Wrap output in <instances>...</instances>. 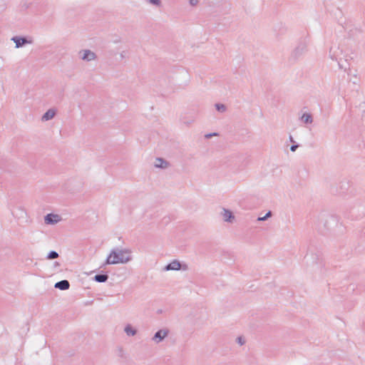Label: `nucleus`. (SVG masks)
Returning <instances> with one entry per match:
<instances>
[{
  "label": "nucleus",
  "instance_id": "f257e3e1",
  "mask_svg": "<svg viewBox=\"0 0 365 365\" xmlns=\"http://www.w3.org/2000/svg\"><path fill=\"white\" fill-rule=\"evenodd\" d=\"M130 251L127 249H113L107 257L104 264L101 267H105L108 264H116L119 263L125 264L132 259L130 255Z\"/></svg>",
  "mask_w": 365,
  "mask_h": 365
},
{
  "label": "nucleus",
  "instance_id": "f03ea898",
  "mask_svg": "<svg viewBox=\"0 0 365 365\" xmlns=\"http://www.w3.org/2000/svg\"><path fill=\"white\" fill-rule=\"evenodd\" d=\"M342 54V51L339 48V46H332L329 49V56L332 60H335L338 61V64L340 68H344L346 70V67L342 63V58H341V55Z\"/></svg>",
  "mask_w": 365,
  "mask_h": 365
},
{
  "label": "nucleus",
  "instance_id": "7ed1b4c3",
  "mask_svg": "<svg viewBox=\"0 0 365 365\" xmlns=\"http://www.w3.org/2000/svg\"><path fill=\"white\" fill-rule=\"evenodd\" d=\"M307 51V43L305 41L299 43L297 46L292 51L290 59L297 61Z\"/></svg>",
  "mask_w": 365,
  "mask_h": 365
},
{
  "label": "nucleus",
  "instance_id": "20e7f679",
  "mask_svg": "<svg viewBox=\"0 0 365 365\" xmlns=\"http://www.w3.org/2000/svg\"><path fill=\"white\" fill-rule=\"evenodd\" d=\"M11 40L15 43V47L16 48L23 47L26 44H32L34 42L31 37L19 36H13Z\"/></svg>",
  "mask_w": 365,
  "mask_h": 365
},
{
  "label": "nucleus",
  "instance_id": "39448f33",
  "mask_svg": "<svg viewBox=\"0 0 365 365\" xmlns=\"http://www.w3.org/2000/svg\"><path fill=\"white\" fill-rule=\"evenodd\" d=\"M322 222L327 230H331L337 225L338 220L333 215H325L322 217Z\"/></svg>",
  "mask_w": 365,
  "mask_h": 365
},
{
  "label": "nucleus",
  "instance_id": "423d86ee",
  "mask_svg": "<svg viewBox=\"0 0 365 365\" xmlns=\"http://www.w3.org/2000/svg\"><path fill=\"white\" fill-rule=\"evenodd\" d=\"M81 58L85 61H91L97 58V55L89 49H83L79 51Z\"/></svg>",
  "mask_w": 365,
  "mask_h": 365
},
{
  "label": "nucleus",
  "instance_id": "0eeeda50",
  "mask_svg": "<svg viewBox=\"0 0 365 365\" xmlns=\"http://www.w3.org/2000/svg\"><path fill=\"white\" fill-rule=\"evenodd\" d=\"M180 269H182L183 270H186L187 269V266L186 264H184L182 267L180 262L177 259L173 260L170 263H169L164 267V270H165V271H170V270L177 271V270H180Z\"/></svg>",
  "mask_w": 365,
  "mask_h": 365
},
{
  "label": "nucleus",
  "instance_id": "6e6552de",
  "mask_svg": "<svg viewBox=\"0 0 365 365\" xmlns=\"http://www.w3.org/2000/svg\"><path fill=\"white\" fill-rule=\"evenodd\" d=\"M221 216L223 218V220L227 222L232 223L235 220V215L232 211L225 207L222 208V211L220 212Z\"/></svg>",
  "mask_w": 365,
  "mask_h": 365
},
{
  "label": "nucleus",
  "instance_id": "1a4fd4ad",
  "mask_svg": "<svg viewBox=\"0 0 365 365\" xmlns=\"http://www.w3.org/2000/svg\"><path fill=\"white\" fill-rule=\"evenodd\" d=\"M58 215L49 213L44 217V222L47 225H55L61 220Z\"/></svg>",
  "mask_w": 365,
  "mask_h": 365
},
{
  "label": "nucleus",
  "instance_id": "9d476101",
  "mask_svg": "<svg viewBox=\"0 0 365 365\" xmlns=\"http://www.w3.org/2000/svg\"><path fill=\"white\" fill-rule=\"evenodd\" d=\"M168 329H160L157 332H155L152 339L155 342L159 343L162 341L168 336Z\"/></svg>",
  "mask_w": 365,
  "mask_h": 365
},
{
  "label": "nucleus",
  "instance_id": "9b49d317",
  "mask_svg": "<svg viewBox=\"0 0 365 365\" xmlns=\"http://www.w3.org/2000/svg\"><path fill=\"white\" fill-rule=\"evenodd\" d=\"M54 287L60 290H67L70 287V283L68 280L63 279L56 282Z\"/></svg>",
  "mask_w": 365,
  "mask_h": 365
},
{
  "label": "nucleus",
  "instance_id": "f8f14e48",
  "mask_svg": "<svg viewBox=\"0 0 365 365\" xmlns=\"http://www.w3.org/2000/svg\"><path fill=\"white\" fill-rule=\"evenodd\" d=\"M169 163L161 158H158L155 160V166L159 168H168Z\"/></svg>",
  "mask_w": 365,
  "mask_h": 365
},
{
  "label": "nucleus",
  "instance_id": "ddd939ff",
  "mask_svg": "<svg viewBox=\"0 0 365 365\" xmlns=\"http://www.w3.org/2000/svg\"><path fill=\"white\" fill-rule=\"evenodd\" d=\"M56 115V111L53 109L48 110L42 116V120L47 121L52 119Z\"/></svg>",
  "mask_w": 365,
  "mask_h": 365
},
{
  "label": "nucleus",
  "instance_id": "4468645a",
  "mask_svg": "<svg viewBox=\"0 0 365 365\" xmlns=\"http://www.w3.org/2000/svg\"><path fill=\"white\" fill-rule=\"evenodd\" d=\"M124 331L129 336H133L137 334V330L134 329L130 324H127L125 327Z\"/></svg>",
  "mask_w": 365,
  "mask_h": 365
},
{
  "label": "nucleus",
  "instance_id": "2eb2a0df",
  "mask_svg": "<svg viewBox=\"0 0 365 365\" xmlns=\"http://www.w3.org/2000/svg\"><path fill=\"white\" fill-rule=\"evenodd\" d=\"M108 279L107 274H98L95 275L94 280L97 282H106Z\"/></svg>",
  "mask_w": 365,
  "mask_h": 365
},
{
  "label": "nucleus",
  "instance_id": "dca6fc26",
  "mask_svg": "<svg viewBox=\"0 0 365 365\" xmlns=\"http://www.w3.org/2000/svg\"><path fill=\"white\" fill-rule=\"evenodd\" d=\"M301 120L306 124L312 123L313 122L312 115L307 113L302 115Z\"/></svg>",
  "mask_w": 365,
  "mask_h": 365
},
{
  "label": "nucleus",
  "instance_id": "f3484780",
  "mask_svg": "<svg viewBox=\"0 0 365 365\" xmlns=\"http://www.w3.org/2000/svg\"><path fill=\"white\" fill-rule=\"evenodd\" d=\"M215 108H216L217 110H218L219 112H221V113H224L227 110L226 106L222 103H216Z\"/></svg>",
  "mask_w": 365,
  "mask_h": 365
},
{
  "label": "nucleus",
  "instance_id": "a211bd4d",
  "mask_svg": "<svg viewBox=\"0 0 365 365\" xmlns=\"http://www.w3.org/2000/svg\"><path fill=\"white\" fill-rule=\"evenodd\" d=\"M58 257V253L56 251H51L47 257L46 259H54Z\"/></svg>",
  "mask_w": 365,
  "mask_h": 365
},
{
  "label": "nucleus",
  "instance_id": "6ab92c4d",
  "mask_svg": "<svg viewBox=\"0 0 365 365\" xmlns=\"http://www.w3.org/2000/svg\"><path fill=\"white\" fill-rule=\"evenodd\" d=\"M272 213L271 211H268L266 215L263 217H259L257 218V220L258 221H264L266 220H267L269 217H270L272 216Z\"/></svg>",
  "mask_w": 365,
  "mask_h": 365
},
{
  "label": "nucleus",
  "instance_id": "aec40b11",
  "mask_svg": "<svg viewBox=\"0 0 365 365\" xmlns=\"http://www.w3.org/2000/svg\"><path fill=\"white\" fill-rule=\"evenodd\" d=\"M236 341L241 346L245 344V340L242 336H238Z\"/></svg>",
  "mask_w": 365,
  "mask_h": 365
},
{
  "label": "nucleus",
  "instance_id": "412c9836",
  "mask_svg": "<svg viewBox=\"0 0 365 365\" xmlns=\"http://www.w3.org/2000/svg\"><path fill=\"white\" fill-rule=\"evenodd\" d=\"M219 134L217 133H208L205 135V138L209 139L212 136H217Z\"/></svg>",
  "mask_w": 365,
  "mask_h": 365
},
{
  "label": "nucleus",
  "instance_id": "4be33fe9",
  "mask_svg": "<svg viewBox=\"0 0 365 365\" xmlns=\"http://www.w3.org/2000/svg\"><path fill=\"white\" fill-rule=\"evenodd\" d=\"M149 2L156 7L160 8L161 6L162 1H149Z\"/></svg>",
  "mask_w": 365,
  "mask_h": 365
},
{
  "label": "nucleus",
  "instance_id": "5701e85b",
  "mask_svg": "<svg viewBox=\"0 0 365 365\" xmlns=\"http://www.w3.org/2000/svg\"><path fill=\"white\" fill-rule=\"evenodd\" d=\"M299 148V145L298 144H293L291 145L290 147V150L292 152H294L296 151V150Z\"/></svg>",
  "mask_w": 365,
  "mask_h": 365
},
{
  "label": "nucleus",
  "instance_id": "b1692460",
  "mask_svg": "<svg viewBox=\"0 0 365 365\" xmlns=\"http://www.w3.org/2000/svg\"><path fill=\"white\" fill-rule=\"evenodd\" d=\"M189 2H190V6H196V5H197V2H198V1H189Z\"/></svg>",
  "mask_w": 365,
  "mask_h": 365
},
{
  "label": "nucleus",
  "instance_id": "393cba45",
  "mask_svg": "<svg viewBox=\"0 0 365 365\" xmlns=\"http://www.w3.org/2000/svg\"><path fill=\"white\" fill-rule=\"evenodd\" d=\"M289 141H290L291 143H295V141H294V138H293V137H292V135H290V136H289Z\"/></svg>",
  "mask_w": 365,
  "mask_h": 365
},
{
  "label": "nucleus",
  "instance_id": "a878e982",
  "mask_svg": "<svg viewBox=\"0 0 365 365\" xmlns=\"http://www.w3.org/2000/svg\"><path fill=\"white\" fill-rule=\"evenodd\" d=\"M120 57L122 58H123L125 57V51H123L121 53H120Z\"/></svg>",
  "mask_w": 365,
  "mask_h": 365
},
{
  "label": "nucleus",
  "instance_id": "bb28decb",
  "mask_svg": "<svg viewBox=\"0 0 365 365\" xmlns=\"http://www.w3.org/2000/svg\"><path fill=\"white\" fill-rule=\"evenodd\" d=\"M54 266H55V267H58V266H60L59 262H54Z\"/></svg>",
  "mask_w": 365,
  "mask_h": 365
},
{
  "label": "nucleus",
  "instance_id": "cd10ccee",
  "mask_svg": "<svg viewBox=\"0 0 365 365\" xmlns=\"http://www.w3.org/2000/svg\"><path fill=\"white\" fill-rule=\"evenodd\" d=\"M23 6H24L25 9H28V7H29V6H28V5H26V4H24Z\"/></svg>",
  "mask_w": 365,
  "mask_h": 365
}]
</instances>
